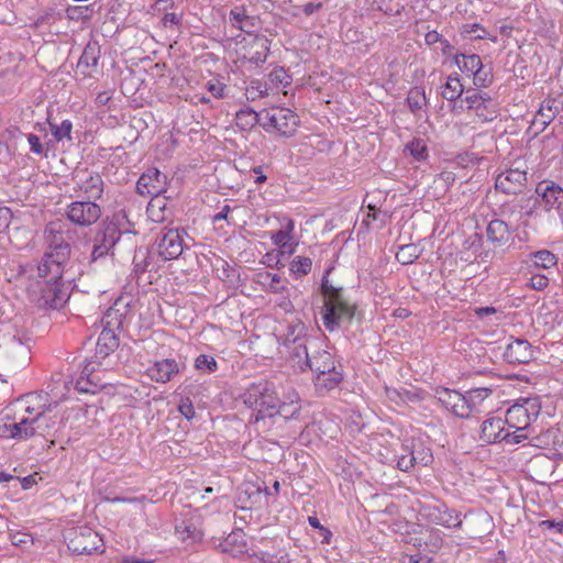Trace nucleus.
Wrapping results in <instances>:
<instances>
[{"label":"nucleus","instance_id":"1","mask_svg":"<svg viewBox=\"0 0 563 563\" xmlns=\"http://www.w3.org/2000/svg\"><path fill=\"white\" fill-rule=\"evenodd\" d=\"M69 251L70 249H53L40 262L38 279L27 287V297L37 308L56 310L68 301L69 291L63 282V273Z\"/></svg>","mask_w":563,"mask_h":563},{"label":"nucleus","instance_id":"2","mask_svg":"<svg viewBox=\"0 0 563 563\" xmlns=\"http://www.w3.org/2000/svg\"><path fill=\"white\" fill-rule=\"evenodd\" d=\"M333 265L325 268L320 291L323 297V308L321 311L324 328L333 332L343 324H350L356 314V305L350 302L344 296L343 287H336L329 280V275L333 271Z\"/></svg>","mask_w":563,"mask_h":563},{"label":"nucleus","instance_id":"3","mask_svg":"<svg viewBox=\"0 0 563 563\" xmlns=\"http://www.w3.org/2000/svg\"><path fill=\"white\" fill-rule=\"evenodd\" d=\"M241 398L243 404L253 410L250 423L258 424L266 418H272V410L276 408L279 395L274 382L260 379L250 384Z\"/></svg>","mask_w":563,"mask_h":563},{"label":"nucleus","instance_id":"4","mask_svg":"<svg viewBox=\"0 0 563 563\" xmlns=\"http://www.w3.org/2000/svg\"><path fill=\"white\" fill-rule=\"evenodd\" d=\"M397 467L402 472L411 471L416 465L429 466L433 462L430 448L419 438L405 439L396 451Z\"/></svg>","mask_w":563,"mask_h":563},{"label":"nucleus","instance_id":"5","mask_svg":"<svg viewBox=\"0 0 563 563\" xmlns=\"http://www.w3.org/2000/svg\"><path fill=\"white\" fill-rule=\"evenodd\" d=\"M298 123V115L288 108L271 107L262 110V128L268 133L290 137Z\"/></svg>","mask_w":563,"mask_h":563},{"label":"nucleus","instance_id":"6","mask_svg":"<svg viewBox=\"0 0 563 563\" xmlns=\"http://www.w3.org/2000/svg\"><path fill=\"white\" fill-rule=\"evenodd\" d=\"M68 550L76 555L92 554L103 547L102 538L88 527H77L65 534Z\"/></svg>","mask_w":563,"mask_h":563},{"label":"nucleus","instance_id":"7","mask_svg":"<svg viewBox=\"0 0 563 563\" xmlns=\"http://www.w3.org/2000/svg\"><path fill=\"white\" fill-rule=\"evenodd\" d=\"M66 216L76 225L90 227L100 219L101 208L89 199L87 201H74L67 206Z\"/></svg>","mask_w":563,"mask_h":563},{"label":"nucleus","instance_id":"8","mask_svg":"<svg viewBox=\"0 0 563 563\" xmlns=\"http://www.w3.org/2000/svg\"><path fill=\"white\" fill-rule=\"evenodd\" d=\"M73 180L75 189L80 190L89 200L102 197L104 184L99 173L88 169L76 170Z\"/></svg>","mask_w":563,"mask_h":563},{"label":"nucleus","instance_id":"9","mask_svg":"<svg viewBox=\"0 0 563 563\" xmlns=\"http://www.w3.org/2000/svg\"><path fill=\"white\" fill-rule=\"evenodd\" d=\"M539 205L545 211L556 210L563 217V188L552 180H542L537 185Z\"/></svg>","mask_w":563,"mask_h":563},{"label":"nucleus","instance_id":"10","mask_svg":"<svg viewBox=\"0 0 563 563\" xmlns=\"http://www.w3.org/2000/svg\"><path fill=\"white\" fill-rule=\"evenodd\" d=\"M527 184V170L520 167L500 173L495 180V188L507 195H517Z\"/></svg>","mask_w":563,"mask_h":563},{"label":"nucleus","instance_id":"11","mask_svg":"<svg viewBox=\"0 0 563 563\" xmlns=\"http://www.w3.org/2000/svg\"><path fill=\"white\" fill-rule=\"evenodd\" d=\"M166 185L167 176L153 167L140 176L136 191L142 196H157V194L166 191Z\"/></svg>","mask_w":563,"mask_h":563},{"label":"nucleus","instance_id":"12","mask_svg":"<svg viewBox=\"0 0 563 563\" xmlns=\"http://www.w3.org/2000/svg\"><path fill=\"white\" fill-rule=\"evenodd\" d=\"M508 364H528L534 358V350L526 339H514L509 342L503 354Z\"/></svg>","mask_w":563,"mask_h":563},{"label":"nucleus","instance_id":"13","mask_svg":"<svg viewBox=\"0 0 563 563\" xmlns=\"http://www.w3.org/2000/svg\"><path fill=\"white\" fill-rule=\"evenodd\" d=\"M129 310L130 302L124 301L123 297H119L101 319L103 329L113 332L121 331Z\"/></svg>","mask_w":563,"mask_h":563},{"label":"nucleus","instance_id":"14","mask_svg":"<svg viewBox=\"0 0 563 563\" xmlns=\"http://www.w3.org/2000/svg\"><path fill=\"white\" fill-rule=\"evenodd\" d=\"M493 394V389L486 387L472 388L462 394L463 417L470 418L473 413L482 412L484 401Z\"/></svg>","mask_w":563,"mask_h":563},{"label":"nucleus","instance_id":"15","mask_svg":"<svg viewBox=\"0 0 563 563\" xmlns=\"http://www.w3.org/2000/svg\"><path fill=\"white\" fill-rule=\"evenodd\" d=\"M101 47L97 41H89L77 63V71L84 77H90L98 67Z\"/></svg>","mask_w":563,"mask_h":563},{"label":"nucleus","instance_id":"16","mask_svg":"<svg viewBox=\"0 0 563 563\" xmlns=\"http://www.w3.org/2000/svg\"><path fill=\"white\" fill-rule=\"evenodd\" d=\"M181 371L179 364L172 358L156 361L146 369L147 376L156 383H167Z\"/></svg>","mask_w":563,"mask_h":563},{"label":"nucleus","instance_id":"17","mask_svg":"<svg viewBox=\"0 0 563 563\" xmlns=\"http://www.w3.org/2000/svg\"><path fill=\"white\" fill-rule=\"evenodd\" d=\"M159 249H136L133 256L134 272L143 274L162 267Z\"/></svg>","mask_w":563,"mask_h":563},{"label":"nucleus","instance_id":"18","mask_svg":"<svg viewBox=\"0 0 563 563\" xmlns=\"http://www.w3.org/2000/svg\"><path fill=\"white\" fill-rule=\"evenodd\" d=\"M343 379L344 369L343 365L340 363L335 365V368H330L329 372L324 371L314 375L313 384L318 393L325 394L339 387Z\"/></svg>","mask_w":563,"mask_h":563},{"label":"nucleus","instance_id":"19","mask_svg":"<svg viewBox=\"0 0 563 563\" xmlns=\"http://www.w3.org/2000/svg\"><path fill=\"white\" fill-rule=\"evenodd\" d=\"M231 26L247 34H252L257 26L258 18L247 14L244 5H235L229 12Z\"/></svg>","mask_w":563,"mask_h":563},{"label":"nucleus","instance_id":"20","mask_svg":"<svg viewBox=\"0 0 563 563\" xmlns=\"http://www.w3.org/2000/svg\"><path fill=\"white\" fill-rule=\"evenodd\" d=\"M506 426L505 419L500 417L487 418L481 426L479 440L486 444L501 442Z\"/></svg>","mask_w":563,"mask_h":563},{"label":"nucleus","instance_id":"21","mask_svg":"<svg viewBox=\"0 0 563 563\" xmlns=\"http://www.w3.org/2000/svg\"><path fill=\"white\" fill-rule=\"evenodd\" d=\"M435 398L455 417H463L462 394L460 391L445 387H439L435 389Z\"/></svg>","mask_w":563,"mask_h":563},{"label":"nucleus","instance_id":"22","mask_svg":"<svg viewBox=\"0 0 563 563\" xmlns=\"http://www.w3.org/2000/svg\"><path fill=\"white\" fill-rule=\"evenodd\" d=\"M101 234V240H98L100 246H115L122 239L125 243H132V239L135 238L131 231H121L114 222L103 223Z\"/></svg>","mask_w":563,"mask_h":563},{"label":"nucleus","instance_id":"23","mask_svg":"<svg viewBox=\"0 0 563 563\" xmlns=\"http://www.w3.org/2000/svg\"><path fill=\"white\" fill-rule=\"evenodd\" d=\"M429 517L437 525L446 528L462 527V519L460 518V514L456 510L449 508L445 504L433 507L432 511L429 514Z\"/></svg>","mask_w":563,"mask_h":563},{"label":"nucleus","instance_id":"24","mask_svg":"<svg viewBox=\"0 0 563 563\" xmlns=\"http://www.w3.org/2000/svg\"><path fill=\"white\" fill-rule=\"evenodd\" d=\"M560 108L555 99H545L532 121V125L539 126V132H543L545 128L555 119L559 114Z\"/></svg>","mask_w":563,"mask_h":563},{"label":"nucleus","instance_id":"25","mask_svg":"<svg viewBox=\"0 0 563 563\" xmlns=\"http://www.w3.org/2000/svg\"><path fill=\"white\" fill-rule=\"evenodd\" d=\"M340 362L335 361L334 356L325 351L319 350L311 354V358L306 361V369L309 368L314 375L324 371L329 372L330 368H335Z\"/></svg>","mask_w":563,"mask_h":563},{"label":"nucleus","instance_id":"26","mask_svg":"<svg viewBox=\"0 0 563 563\" xmlns=\"http://www.w3.org/2000/svg\"><path fill=\"white\" fill-rule=\"evenodd\" d=\"M271 40L265 35L256 34L250 43L249 60L256 66L264 64L271 49Z\"/></svg>","mask_w":563,"mask_h":563},{"label":"nucleus","instance_id":"27","mask_svg":"<svg viewBox=\"0 0 563 563\" xmlns=\"http://www.w3.org/2000/svg\"><path fill=\"white\" fill-rule=\"evenodd\" d=\"M558 263V257L551 253L548 249H541L536 252H532L529 255V258L525 261L526 267L529 273L537 269H549L555 266Z\"/></svg>","mask_w":563,"mask_h":563},{"label":"nucleus","instance_id":"28","mask_svg":"<svg viewBox=\"0 0 563 563\" xmlns=\"http://www.w3.org/2000/svg\"><path fill=\"white\" fill-rule=\"evenodd\" d=\"M119 346V336L113 331L102 329L96 346V357L106 358Z\"/></svg>","mask_w":563,"mask_h":563},{"label":"nucleus","instance_id":"29","mask_svg":"<svg viewBox=\"0 0 563 563\" xmlns=\"http://www.w3.org/2000/svg\"><path fill=\"white\" fill-rule=\"evenodd\" d=\"M317 339L308 336L305 340L299 341L298 343L290 344V346H287L290 351L291 357L298 360L297 365L300 368V371H306V361L308 358H311L309 347L312 345H317Z\"/></svg>","mask_w":563,"mask_h":563},{"label":"nucleus","instance_id":"30","mask_svg":"<svg viewBox=\"0 0 563 563\" xmlns=\"http://www.w3.org/2000/svg\"><path fill=\"white\" fill-rule=\"evenodd\" d=\"M175 533L184 542L196 543L202 540L203 533L191 520L183 519L175 525Z\"/></svg>","mask_w":563,"mask_h":563},{"label":"nucleus","instance_id":"31","mask_svg":"<svg viewBox=\"0 0 563 563\" xmlns=\"http://www.w3.org/2000/svg\"><path fill=\"white\" fill-rule=\"evenodd\" d=\"M505 422L507 427L512 429L523 428L527 429L531 424V420L526 415V411L522 409V406L516 401L512 406H510L505 416Z\"/></svg>","mask_w":563,"mask_h":563},{"label":"nucleus","instance_id":"32","mask_svg":"<svg viewBox=\"0 0 563 563\" xmlns=\"http://www.w3.org/2000/svg\"><path fill=\"white\" fill-rule=\"evenodd\" d=\"M235 122L243 131H251L257 124L262 126V110L257 112L245 107L235 113Z\"/></svg>","mask_w":563,"mask_h":563},{"label":"nucleus","instance_id":"33","mask_svg":"<svg viewBox=\"0 0 563 563\" xmlns=\"http://www.w3.org/2000/svg\"><path fill=\"white\" fill-rule=\"evenodd\" d=\"M296 396V400L290 399L289 402L283 401L280 398L277 400V406L274 410H272V418L275 416H280L285 421L297 418L300 412V405L298 401V396Z\"/></svg>","mask_w":563,"mask_h":563},{"label":"nucleus","instance_id":"34","mask_svg":"<svg viewBox=\"0 0 563 563\" xmlns=\"http://www.w3.org/2000/svg\"><path fill=\"white\" fill-rule=\"evenodd\" d=\"M454 62L463 73L474 76L482 67V59L476 54H456Z\"/></svg>","mask_w":563,"mask_h":563},{"label":"nucleus","instance_id":"35","mask_svg":"<svg viewBox=\"0 0 563 563\" xmlns=\"http://www.w3.org/2000/svg\"><path fill=\"white\" fill-rule=\"evenodd\" d=\"M294 221L291 219H286L282 224V228L272 233V241L275 246H297V243L292 244V231H294Z\"/></svg>","mask_w":563,"mask_h":563},{"label":"nucleus","instance_id":"36","mask_svg":"<svg viewBox=\"0 0 563 563\" xmlns=\"http://www.w3.org/2000/svg\"><path fill=\"white\" fill-rule=\"evenodd\" d=\"M486 232L493 243H507L510 236L507 223L498 219L489 222Z\"/></svg>","mask_w":563,"mask_h":563},{"label":"nucleus","instance_id":"37","mask_svg":"<svg viewBox=\"0 0 563 563\" xmlns=\"http://www.w3.org/2000/svg\"><path fill=\"white\" fill-rule=\"evenodd\" d=\"M463 91L464 86L460 80L459 74L454 73L448 77L446 82L443 86L441 96L448 101H455L459 98H461Z\"/></svg>","mask_w":563,"mask_h":563},{"label":"nucleus","instance_id":"38","mask_svg":"<svg viewBox=\"0 0 563 563\" xmlns=\"http://www.w3.org/2000/svg\"><path fill=\"white\" fill-rule=\"evenodd\" d=\"M296 249H272L267 253L263 255L262 263L271 268H279L280 266H285L283 263L284 260L288 258Z\"/></svg>","mask_w":563,"mask_h":563},{"label":"nucleus","instance_id":"39","mask_svg":"<svg viewBox=\"0 0 563 563\" xmlns=\"http://www.w3.org/2000/svg\"><path fill=\"white\" fill-rule=\"evenodd\" d=\"M474 111L476 117L483 123L492 122L498 117V106L490 96L487 97V100L483 101L479 106L474 107Z\"/></svg>","mask_w":563,"mask_h":563},{"label":"nucleus","instance_id":"40","mask_svg":"<svg viewBox=\"0 0 563 563\" xmlns=\"http://www.w3.org/2000/svg\"><path fill=\"white\" fill-rule=\"evenodd\" d=\"M252 555L263 563H290L291 561L287 552L280 554V551L275 549L264 550L258 548L253 550Z\"/></svg>","mask_w":563,"mask_h":563},{"label":"nucleus","instance_id":"41","mask_svg":"<svg viewBox=\"0 0 563 563\" xmlns=\"http://www.w3.org/2000/svg\"><path fill=\"white\" fill-rule=\"evenodd\" d=\"M406 102L413 114H417L426 104L427 97L422 87H412L407 96Z\"/></svg>","mask_w":563,"mask_h":563},{"label":"nucleus","instance_id":"42","mask_svg":"<svg viewBox=\"0 0 563 563\" xmlns=\"http://www.w3.org/2000/svg\"><path fill=\"white\" fill-rule=\"evenodd\" d=\"M31 427L34 429V437L48 434L51 429L55 426V421L45 415V411H40L34 418H30Z\"/></svg>","mask_w":563,"mask_h":563},{"label":"nucleus","instance_id":"43","mask_svg":"<svg viewBox=\"0 0 563 563\" xmlns=\"http://www.w3.org/2000/svg\"><path fill=\"white\" fill-rule=\"evenodd\" d=\"M166 197H161V194H157V196H152V199L147 205V212L154 221H163L166 218Z\"/></svg>","mask_w":563,"mask_h":563},{"label":"nucleus","instance_id":"44","mask_svg":"<svg viewBox=\"0 0 563 563\" xmlns=\"http://www.w3.org/2000/svg\"><path fill=\"white\" fill-rule=\"evenodd\" d=\"M12 439L27 440L34 437V429L31 427L30 418H23L19 422H11Z\"/></svg>","mask_w":563,"mask_h":563},{"label":"nucleus","instance_id":"45","mask_svg":"<svg viewBox=\"0 0 563 563\" xmlns=\"http://www.w3.org/2000/svg\"><path fill=\"white\" fill-rule=\"evenodd\" d=\"M518 404L522 406V409L526 411V415L529 417L531 421H536L540 415L542 405L541 398L539 396L519 398Z\"/></svg>","mask_w":563,"mask_h":563},{"label":"nucleus","instance_id":"46","mask_svg":"<svg viewBox=\"0 0 563 563\" xmlns=\"http://www.w3.org/2000/svg\"><path fill=\"white\" fill-rule=\"evenodd\" d=\"M47 123L56 142H59L64 139L71 140L70 133L73 130V123L70 120H63L60 124H57L55 121L48 118Z\"/></svg>","mask_w":563,"mask_h":563},{"label":"nucleus","instance_id":"47","mask_svg":"<svg viewBox=\"0 0 563 563\" xmlns=\"http://www.w3.org/2000/svg\"><path fill=\"white\" fill-rule=\"evenodd\" d=\"M306 331V325L300 321L290 324L285 336V345L290 346V344L298 343L299 341H302L306 338H308Z\"/></svg>","mask_w":563,"mask_h":563},{"label":"nucleus","instance_id":"48","mask_svg":"<svg viewBox=\"0 0 563 563\" xmlns=\"http://www.w3.org/2000/svg\"><path fill=\"white\" fill-rule=\"evenodd\" d=\"M401 265L413 263L420 257L422 250L420 249H388Z\"/></svg>","mask_w":563,"mask_h":563},{"label":"nucleus","instance_id":"49","mask_svg":"<svg viewBox=\"0 0 563 563\" xmlns=\"http://www.w3.org/2000/svg\"><path fill=\"white\" fill-rule=\"evenodd\" d=\"M185 234L184 229H170L164 233L158 246H186L183 239Z\"/></svg>","mask_w":563,"mask_h":563},{"label":"nucleus","instance_id":"50","mask_svg":"<svg viewBox=\"0 0 563 563\" xmlns=\"http://www.w3.org/2000/svg\"><path fill=\"white\" fill-rule=\"evenodd\" d=\"M528 439L527 429L519 428H505V431L501 437V442H506L507 444H518Z\"/></svg>","mask_w":563,"mask_h":563},{"label":"nucleus","instance_id":"51","mask_svg":"<svg viewBox=\"0 0 563 563\" xmlns=\"http://www.w3.org/2000/svg\"><path fill=\"white\" fill-rule=\"evenodd\" d=\"M406 150L409 151L410 155L418 162L427 158V145L421 139H413L406 145Z\"/></svg>","mask_w":563,"mask_h":563},{"label":"nucleus","instance_id":"52","mask_svg":"<svg viewBox=\"0 0 563 563\" xmlns=\"http://www.w3.org/2000/svg\"><path fill=\"white\" fill-rule=\"evenodd\" d=\"M312 262L309 257L297 256L290 264V269L298 276L307 275L311 271Z\"/></svg>","mask_w":563,"mask_h":563},{"label":"nucleus","instance_id":"53","mask_svg":"<svg viewBox=\"0 0 563 563\" xmlns=\"http://www.w3.org/2000/svg\"><path fill=\"white\" fill-rule=\"evenodd\" d=\"M195 367L200 371H206L208 373H214L218 371V363L214 357L200 354L195 361Z\"/></svg>","mask_w":563,"mask_h":563},{"label":"nucleus","instance_id":"54","mask_svg":"<svg viewBox=\"0 0 563 563\" xmlns=\"http://www.w3.org/2000/svg\"><path fill=\"white\" fill-rule=\"evenodd\" d=\"M308 523L312 528L318 530L321 543L330 544L331 538H332V532L327 527L322 526L317 517L309 516L308 517Z\"/></svg>","mask_w":563,"mask_h":563},{"label":"nucleus","instance_id":"55","mask_svg":"<svg viewBox=\"0 0 563 563\" xmlns=\"http://www.w3.org/2000/svg\"><path fill=\"white\" fill-rule=\"evenodd\" d=\"M90 372L89 364L85 366L82 369L80 378L76 382V389L80 393H91L95 394L98 385L93 383L90 378L85 379L84 375Z\"/></svg>","mask_w":563,"mask_h":563},{"label":"nucleus","instance_id":"56","mask_svg":"<svg viewBox=\"0 0 563 563\" xmlns=\"http://www.w3.org/2000/svg\"><path fill=\"white\" fill-rule=\"evenodd\" d=\"M473 81L476 87H488L493 82L492 70L482 65L481 70L473 76Z\"/></svg>","mask_w":563,"mask_h":563},{"label":"nucleus","instance_id":"57","mask_svg":"<svg viewBox=\"0 0 563 563\" xmlns=\"http://www.w3.org/2000/svg\"><path fill=\"white\" fill-rule=\"evenodd\" d=\"M489 97L486 92H477L476 90H467V95L464 98V101L467 103L468 110H474V107L479 106L483 101L487 100Z\"/></svg>","mask_w":563,"mask_h":563},{"label":"nucleus","instance_id":"58","mask_svg":"<svg viewBox=\"0 0 563 563\" xmlns=\"http://www.w3.org/2000/svg\"><path fill=\"white\" fill-rule=\"evenodd\" d=\"M530 274L532 275L528 283L530 288L541 291L549 286V278L545 275L536 273L534 271Z\"/></svg>","mask_w":563,"mask_h":563},{"label":"nucleus","instance_id":"59","mask_svg":"<svg viewBox=\"0 0 563 563\" xmlns=\"http://www.w3.org/2000/svg\"><path fill=\"white\" fill-rule=\"evenodd\" d=\"M206 88L214 98H218V99L224 98V90H225L227 86L223 82H221L219 79H211V80L207 81Z\"/></svg>","mask_w":563,"mask_h":563},{"label":"nucleus","instance_id":"60","mask_svg":"<svg viewBox=\"0 0 563 563\" xmlns=\"http://www.w3.org/2000/svg\"><path fill=\"white\" fill-rule=\"evenodd\" d=\"M265 278L269 280L267 285L272 292L282 294L285 290V286L282 285V278L278 274L266 273Z\"/></svg>","mask_w":563,"mask_h":563},{"label":"nucleus","instance_id":"61","mask_svg":"<svg viewBox=\"0 0 563 563\" xmlns=\"http://www.w3.org/2000/svg\"><path fill=\"white\" fill-rule=\"evenodd\" d=\"M369 208V212L366 216V219L363 220V223L369 225L371 221H379V225H384L386 223V219L388 218L386 212H382L380 210H376L375 208Z\"/></svg>","mask_w":563,"mask_h":563},{"label":"nucleus","instance_id":"62","mask_svg":"<svg viewBox=\"0 0 563 563\" xmlns=\"http://www.w3.org/2000/svg\"><path fill=\"white\" fill-rule=\"evenodd\" d=\"M178 410L187 420L194 419L196 415L195 407L189 398L181 399Z\"/></svg>","mask_w":563,"mask_h":563},{"label":"nucleus","instance_id":"63","mask_svg":"<svg viewBox=\"0 0 563 563\" xmlns=\"http://www.w3.org/2000/svg\"><path fill=\"white\" fill-rule=\"evenodd\" d=\"M184 251L185 249H180L179 251H177V249H159V254L162 255L159 256L161 264L163 265L165 262L170 260H179V257L184 254Z\"/></svg>","mask_w":563,"mask_h":563},{"label":"nucleus","instance_id":"64","mask_svg":"<svg viewBox=\"0 0 563 563\" xmlns=\"http://www.w3.org/2000/svg\"><path fill=\"white\" fill-rule=\"evenodd\" d=\"M223 263V275L228 279V282L232 285H235L239 280V273L234 267H231L227 262Z\"/></svg>","mask_w":563,"mask_h":563}]
</instances>
